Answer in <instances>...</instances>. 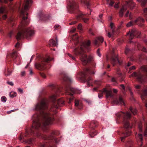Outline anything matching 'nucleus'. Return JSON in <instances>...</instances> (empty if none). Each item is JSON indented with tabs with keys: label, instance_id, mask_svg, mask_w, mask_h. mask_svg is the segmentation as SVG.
I'll return each mask as SVG.
<instances>
[{
	"label": "nucleus",
	"instance_id": "26",
	"mask_svg": "<svg viewBox=\"0 0 147 147\" xmlns=\"http://www.w3.org/2000/svg\"><path fill=\"white\" fill-rule=\"evenodd\" d=\"M107 3L109 4V6H112L114 3V2L112 0H107Z\"/></svg>",
	"mask_w": 147,
	"mask_h": 147
},
{
	"label": "nucleus",
	"instance_id": "51",
	"mask_svg": "<svg viewBox=\"0 0 147 147\" xmlns=\"http://www.w3.org/2000/svg\"><path fill=\"white\" fill-rule=\"evenodd\" d=\"M129 51V49L128 48H126L125 51V53L126 54H127L128 52Z\"/></svg>",
	"mask_w": 147,
	"mask_h": 147
},
{
	"label": "nucleus",
	"instance_id": "36",
	"mask_svg": "<svg viewBox=\"0 0 147 147\" xmlns=\"http://www.w3.org/2000/svg\"><path fill=\"white\" fill-rule=\"evenodd\" d=\"M120 88L121 89H123V93H124V91H125V86H124V85L123 84L120 85Z\"/></svg>",
	"mask_w": 147,
	"mask_h": 147
},
{
	"label": "nucleus",
	"instance_id": "12",
	"mask_svg": "<svg viewBox=\"0 0 147 147\" xmlns=\"http://www.w3.org/2000/svg\"><path fill=\"white\" fill-rule=\"evenodd\" d=\"M102 93H105L106 94V97L108 98L112 96V91L111 90H108L106 89H104L102 91Z\"/></svg>",
	"mask_w": 147,
	"mask_h": 147
},
{
	"label": "nucleus",
	"instance_id": "59",
	"mask_svg": "<svg viewBox=\"0 0 147 147\" xmlns=\"http://www.w3.org/2000/svg\"><path fill=\"white\" fill-rule=\"evenodd\" d=\"M76 23V21H74V22H72L70 23L69 24L70 25H73V24H74Z\"/></svg>",
	"mask_w": 147,
	"mask_h": 147
},
{
	"label": "nucleus",
	"instance_id": "5",
	"mask_svg": "<svg viewBox=\"0 0 147 147\" xmlns=\"http://www.w3.org/2000/svg\"><path fill=\"white\" fill-rule=\"evenodd\" d=\"M140 32L137 30L135 29H133L129 31L127 34V35H129V38L131 39H132L135 36L138 37L140 34Z\"/></svg>",
	"mask_w": 147,
	"mask_h": 147
},
{
	"label": "nucleus",
	"instance_id": "13",
	"mask_svg": "<svg viewBox=\"0 0 147 147\" xmlns=\"http://www.w3.org/2000/svg\"><path fill=\"white\" fill-rule=\"evenodd\" d=\"M115 103L116 104H119L121 105H124V103L122 97L120 96L118 100H116L114 101Z\"/></svg>",
	"mask_w": 147,
	"mask_h": 147
},
{
	"label": "nucleus",
	"instance_id": "37",
	"mask_svg": "<svg viewBox=\"0 0 147 147\" xmlns=\"http://www.w3.org/2000/svg\"><path fill=\"white\" fill-rule=\"evenodd\" d=\"M83 20L84 22L86 23H88V22L89 20V19L88 18H84L82 19Z\"/></svg>",
	"mask_w": 147,
	"mask_h": 147
},
{
	"label": "nucleus",
	"instance_id": "42",
	"mask_svg": "<svg viewBox=\"0 0 147 147\" xmlns=\"http://www.w3.org/2000/svg\"><path fill=\"white\" fill-rule=\"evenodd\" d=\"M51 99L53 100H54L56 99V96L55 95H53L51 97Z\"/></svg>",
	"mask_w": 147,
	"mask_h": 147
},
{
	"label": "nucleus",
	"instance_id": "4",
	"mask_svg": "<svg viewBox=\"0 0 147 147\" xmlns=\"http://www.w3.org/2000/svg\"><path fill=\"white\" fill-rule=\"evenodd\" d=\"M131 9H132L135 6V4L131 1L128 2H127L126 4L123 5L121 9L119 12V16L120 17H122L123 15L124 12L127 9V5Z\"/></svg>",
	"mask_w": 147,
	"mask_h": 147
},
{
	"label": "nucleus",
	"instance_id": "14",
	"mask_svg": "<svg viewBox=\"0 0 147 147\" xmlns=\"http://www.w3.org/2000/svg\"><path fill=\"white\" fill-rule=\"evenodd\" d=\"M135 135L137 139H139L140 140V146L139 147H141L142 144V141L143 140L142 135L140 134L137 135V133Z\"/></svg>",
	"mask_w": 147,
	"mask_h": 147
},
{
	"label": "nucleus",
	"instance_id": "64",
	"mask_svg": "<svg viewBox=\"0 0 147 147\" xmlns=\"http://www.w3.org/2000/svg\"><path fill=\"white\" fill-rule=\"evenodd\" d=\"M113 91L114 93H117V90L115 89H113Z\"/></svg>",
	"mask_w": 147,
	"mask_h": 147
},
{
	"label": "nucleus",
	"instance_id": "60",
	"mask_svg": "<svg viewBox=\"0 0 147 147\" xmlns=\"http://www.w3.org/2000/svg\"><path fill=\"white\" fill-rule=\"evenodd\" d=\"M135 69V67L134 66H132V67H131L130 68V70L132 69Z\"/></svg>",
	"mask_w": 147,
	"mask_h": 147
},
{
	"label": "nucleus",
	"instance_id": "15",
	"mask_svg": "<svg viewBox=\"0 0 147 147\" xmlns=\"http://www.w3.org/2000/svg\"><path fill=\"white\" fill-rule=\"evenodd\" d=\"M68 2V6L71 9H73L76 4L74 0H69Z\"/></svg>",
	"mask_w": 147,
	"mask_h": 147
},
{
	"label": "nucleus",
	"instance_id": "40",
	"mask_svg": "<svg viewBox=\"0 0 147 147\" xmlns=\"http://www.w3.org/2000/svg\"><path fill=\"white\" fill-rule=\"evenodd\" d=\"M75 103V106H78L79 105V103L78 100H76Z\"/></svg>",
	"mask_w": 147,
	"mask_h": 147
},
{
	"label": "nucleus",
	"instance_id": "1",
	"mask_svg": "<svg viewBox=\"0 0 147 147\" xmlns=\"http://www.w3.org/2000/svg\"><path fill=\"white\" fill-rule=\"evenodd\" d=\"M30 1V0H26L24 9L21 10V14L23 16V19L18 29L19 31L16 36L18 40H20L22 37H27L28 36H33L35 34V32L32 28H26L24 26L28 24L29 22L27 17H24V16L26 13L25 11L28 8Z\"/></svg>",
	"mask_w": 147,
	"mask_h": 147
},
{
	"label": "nucleus",
	"instance_id": "29",
	"mask_svg": "<svg viewBox=\"0 0 147 147\" xmlns=\"http://www.w3.org/2000/svg\"><path fill=\"white\" fill-rule=\"evenodd\" d=\"M147 2V0H142L141 3V5L142 6H144L145 5Z\"/></svg>",
	"mask_w": 147,
	"mask_h": 147
},
{
	"label": "nucleus",
	"instance_id": "33",
	"mask_svg": "<svg viewBox=\"0 0 147 147\" xmlns=\"http://www.w3.org/2000/svg\"><path fill=\"white\" fill-rule=\"evenodd\" d=\"M97 39L101 43L104 40L103 38L101 36L98 37Z\"/></svg>",
	"mask_w": 147,
	"mask_h": 147
},
{
	"label": "nucleus",
	"instance_id": "63",
	"mask_svg": "<svg viewBox=\"0 0 147 147\" xmlns=\"http://www.w3.org/2000/svg\"><path fill=\"white\" fill-rule=\"evenodd\" d=\"M77 34H76L75 35H73V37L72 38L73 40H76L75 39V37L76 36L77 37Z\"/></svg>",
	"mask_w": 147,
	"mask_h": 147
},
{
	"label": "nucleus",
	"instance_id": "32",
	"mask_svg": "<svg viewBox=\"0 0 147 147\" xmlns=\"http://www.w3.org/2000/svg\"><path fill=\"white\" fill-rule=\"evenodd\" d=\"M51 60V59H50L49 57H48L46 58H44L43 59V61L46 62H48Z\"/></svg>",
	"mask_w": 147,
	"mask_h": 147
},
{
	"label": "nucleus",
	"instance_id": "52",
	"mask_svg": "<svg viewBox=\"0 0 147 147\" xmlns=\"http://www.w3.org/2000/svg\"><path fill=\"white\" fill-rule=\"evenodd\" d=\"M2 18L3 20H5L7 18V16L6 15H3L2 16Z\"/></svg>",
	"mask_w": 147,
	"mask_h": 147
},
{
	"label": "nucleus",
	"instance_id": "16",
	"mask_svg": "<svg viewBox=\"0 0 147 147\" xmlns=\"http://www.w3.org/2000/svg\"><path fill=\"white\" fill-rule=\"evenodd\" d=\"M87 84L88 86H93L92 84V80L91 77H89L87 80Z\"/></svg>",
	"mask_w": 147,
	"mask_h": 147
},
{
	"label": "nucleus",
	"instance_id": "49",
	"mask_svg": "<svg viewBox=\"0 0 147 147\" xmlns=\"http://www.w3.org/2000/svg\"><path fill=\"white\" fill-rule=\"evenodd\" d=\"M25 75V72L24 71H22L21 73V75L22 76H24Z\"/></svg>",
	"mask_w": 147,
	"mask_h": 147
},
{
	"label": "nucleus",
	"instance_id": "20",
	"mask_svg": "<svg viewBox=\"0 0 147 147\" xmlns=\"http://www.w3.org/2000/svg\"><path fill=\"white\" fill-rule=\"evenodd\" d=\"M64 100L62 98L59 99L57 101V103L59 105L61 106L64 105Z\"/></svg>",
	"mask_w": 147,
	"mask_h": 147
},
{
	"label": "nucleus",
	"instance_id": "54",
	"mask_svg": "<svg viewBox=\"0 0 147 147\" xmlns=\"http://www.w3.org/2000/svg\"><path fill=\"white\" fill-rule=\"evenodd\" d=\"M129 13V11H127L126 13L125 14V17H127L128 16Z\"/></svg>",
	"mask_w": 147,
	"mask_h": 147
},
{
	"label": "nucleus",
	"instance_id": "18",
	"mask_svg": "<svg viewBox=\"0 0 147 147\" xmlns=\"http://www.w3.org/2000/svg\"><path fill=\"white\" fill-rule=\"evenodd\" d=\"M147 96V89H144L143 92L141 96L142 99H144V97Z\"/></svg>",
	"mask_w": 147,
	"mask_h": 147
},
{
	"label": "nucleus",
	"instance_id": "21",
	"mask_svg": "<svg viewBox=\"0 0 147 147\" xmlns=\"http://www.w3.org/2000/svg\"><path fill=\"white\" fill-rule=\"evenodd\" d=\"M18 56V54L16 52H15L12 53L11 56L13 59H16Z\"/></svg>",
	"mask_w": 147,
	"mask_h": 147
},
{
	"label": "nucleus",
	"instance_id": "43",
	"mask_svg": "<svg viewBox=\"0 0 147 147\" xmlns=\"http://www.w3.org/2000/svg\"><path fill=\"white\" fill-rule=\"evenodd\" d=\"M97 52V54L98 56L100 57V56H101V55L100 52V49H98Z\"/></svg>",
	"mask_w": 147,
	"mask_h": 147
},
{
	"label": "nucleus",
	"instance_id": "41",
	"mask_svg": "<svg viewBox=\"0 0 147 147\" xmlns=\"http://www.w3.org/2000/svg\"><path fill=\"white\" fill-rule=\"evenodd\" d=\"M142 126L141 124H139L138 126L139 129L140 131L142 132Z\"/></svg>",
	"mask_w": 147,
	"mask_h": 147
},
{
	"label": "nucleus",
	"instance_id": "50",
	"mask_svg": "<svg viewBox=\"0 0 147 147\" xmlns=\"http://www.w3.org/2000/svg\"><path fill=\"white\" fill-rule=\"evenodd\" d=\"M94 43L95 45H98V41L97 40H95L94 41Z\"/></svg>",
	"mask_w": 147,
	"mask_h": 147
},
{
	"label": "nucleus",
	"instance_id": "3",
	"mask_svg": "<svg viewBox=\"0 0 147 147\" xmlns=\"http://www.w3.org/2000/svg\"><path fill=\"white\" fill-rule=\"evenodd\" d=\"M90 44L89 41L84 42L82 43L80 48H76L74 49V52L76 55H80V60L83 64H86L90 61L92 59L91 57H89L88 58L86 55L84 53L83 47L88 49L89 46Z\"/></svg>",
	"mask_w": 147,
	"mask_h": 147
},
{
	"label": "nucleus",
	"instance_id": "19",
	"mask_svg": "<svg viewBox=\"0 0 147 147\" xmlns=\"http://www.w3.org/2000/svg\"><path fill=\"white\" fill-rule=\"evenodd\" d=\"M7 12L6 8L5 7H2L0 8V13H6Z\"/></svg>",
	"mask_w": 147,
	"mask_h": 147
},
{
	"label": "nucleus",
	"instance_id": "27",
	"mask_svg": "<svg viewBox=\"0 0 147 147\" xmlns=\"http://www.w3.org/2000/svg\"><path fill=\"white\" fill-rule=\"evenodd\" d=\"M81 2L85 5L87 6L89 5V3L87 0H81Z\"/></svg>",
	"mask_w": 147,
	"mask_h": 147
},
{
	"label": "nucleus",
	"instance_id": "38",
	"mask_svg": "<svg viewBox=\"0 0 147 147\" xmlns=\"http://www.w3.org/2000/svg\"><path fill=\"white\" fill-rule=\"evenodd\" d=\"M114 34V33H113V31H112L111 32H108V36L110 38Z\"/></svg>",
	"mask_w": 147,
	"mask_h": 147
},
{
	"label": "nucleus",
	"instance_id": "58",
	"mask_svg": "<svg viewBox=\"0 0 147 147\" xmlns=\"http://www.w3.org/2000/svg\"><path fill=\"white\" fill-rule=\"evenodd\" d=\"M94 83L96 84H99V82L98 81H95L94 82Z\"/></svg>",
	"mask_w": 147,
	"mask_h": 147
},
{
	"label": "nucleus",
	"instance_id": "7",
	"mask_svg": "<svg viewBox=\"0 0 147 147\" xmlns=\"http://www.w3.org/2000/svg\"><path fill=\"white\" fill-rule=\"evenodd\" d=\"M131 76L136 77L138 80L141 83H143L144 81V77L139 72H134L131 74Z\"/></svg>",
	"mask_w": 147,
	"mask_h": 147
},
{
	"label": "nucleus",
	"instance_id": "30",
	"mask_svg": "<svg viewBox=\"0 0 147 147\" xmlns=\"http://www.w3.org/2000/svg\"><path fill=\"white\" fill-rule=\"evenodd\" d=\"M70 91L73 93H74L76 92H77V91H78V90L76 89H75L73 88H70Z\"/></svg>",
	"mask_w": 147,
	"mask_h": 147
},
{
	"label": "nucleus",
	"instance_id": "9",
	"mask_svg": "<svg viewBox=\"0 0 147 147\" xmlns=\"http://www.w3.org/2000/svg\"><path fill=\"white\" fill-rule=\"evenodd\" d=\"M134 21L136 24L137 23V24L141 26H143V23L144 22V20L141 17H138Z\"/></svg>",
	"mask_w": 147,
	"mask_h": 147
},
{
	"label": "nucleus",
	"instance_id": "2",
	"mask_svg": "<svg viewBox=\"0 0 147 147\" xmlns=\"http://www.w3.org/2000/svg\"><path fill=\"white\" fill-rule=\"evenodd\" d=\"M47 108V106L45 100H42L39 102L37 103L35 106V109L36 111H40L42 112L41 115L43 118L44 124L48 125L51 124L53 122V119H51L49 115L43 112Z\"/></svg>",
	"mask_w": 147,
	"mask_h": 147
},
{
	"label": "nucleus",
	"instance_id": "17",
	"mask_svg": "<svg viewBox=\"0 0 147 147\" xmlns=\"http://www.w3.org/2000/svg\"><path fill=\"white\" fill-rule=\"evenodd\" d=\"M131 134V132L130 131H127L125 134H124V135L121 138V141H123V140L125 139L126 137L130 136Z\"/></svg>",
	"mask_w": 147,
	"mask_h": 147
},
{
	"label": "nucleus",
	"instance_id": "55",
	"mask_svg": "<svg viewBox=\"0 0 147 147\" xmlns=\"http://www.w3.org/2000/svg\"><path fill=\"white\" fill-rule=\"evenodd\" d=\"M41 75L43 78H45L46 77V75L44 74H41Z\"/></svg>",
	"mask_w": 147,
	"mask_h": 147
},
{
	"label": "nucleus",
	"instance_id": "57",
	"mask_svg": "<svg viewBox=\"0 0 147 147\" xmlns=\"http://www.w3.org/2000/svg\"><path fill=\"white\" fill-rule=\"evenodd\" d=\"M142 51L144 52H146V49L144 47H143L142 49Z\"/></svg>",
	"mask_w": 147,
	"mask_h": 147
},
{
	"label": "nucleus",
	"instance_id": "47",
	"mask_svg": "<svg viewBox=\"0 0 147 147\" xmlns=\"http://www.w3.org/2000/svg\"><path fill=\"white\" fill-rule=\"evenodd\" d=\"M7 83L8 84L11 86H13V84L12 82H7Z\"/></svg>",
	"mask_w": 147,
	"mask_h": 147
},
{
	"label": "nucleus",
	"instance_id": "34",
	"mask_svg": "<svg viewBox=\"0 0 147 147\" xmlns=\"http://www.w3.org/2000/svg\"><path fill=\"white\" fill-rule=\"evenodd\" d=\"M6 98L5 96H2L1 98V101L3 102H5L6 101Z\"/></svg>",
	"mask_w": 147,
	"mask_h": 147
},
{
	"label": "nucleus",
	"instance_id": "61",
	"mask_svg": "<svg viewBox=\"0 0 147 147\" xmlns=\"http://www.w3.org/2000/svg\"><path fill=\"white\" fill-rule=\"evenodd\" d=\"M59 27V25L58 24L54 26V28L55 29H56L57 28Z\"/></svg>",
	"mask_w": 147,
	"mask_h": 147
},
{
	"label": "nucleus",
	"instance_id": "53",
	"mask_svg": "<svg viewBox=\"0 0 147 147\" xmlns=\"http://www.w3.org/2000/svg\"><path fill=\"white\" fill-rule=\"evenodd\" d=\"M20 45V43L18 42H17L16 44L15 45V47L16 48H18Z\"/></svg>",
	"mask_w": 147,
	"mask_h": 147
},
{
	"label": "nucleus",
	"instance_id": "31",
	"mask_svg": "<svg viewBox=\"0 0 147 147\" xmlns=\"http://www.w3.org/2000/svg\"><path fill=\"white\" fill-rule=\"evenodd\" d=\"M113 24L112 23H111L110 24V26L111 27V29H112V31L113 33H114L115 32L114 29L113 28Z\"/></svg>",
	"mask_w": 147,
	"mask_h": 147
},
{
	"label": "nucleus",
	"instance_id": "8",
	"mask_svg": "<svg viewBox=\"0 0 147 147\" xmlns=\"http://www.w3.org/2000/svg\"><path fill=\"white\" fill-rule=\"evenodd\" d=\"M111 63L113 66L116 65L117 63L119 65H121L122 63V62L119 61L117 57L115 55H113L111 60Z\"/></svg>",
	"mask_w": 147,
	"mask_h": 147
},
{
	"label": "nucleus",
	"instance_id": "24",
	"mask_svg": "<svg viewBox=\"0 0 147 147\" xmlns=\"http://www.w3.org/2000/svg\"><path fill=\"white\" fill-rule=\"evenodd\" d=\"M129 110L132 112L134 115H135L137 114V111L136 109H133L131 107L129 108Z\"/></svg>",
	"mask_w": 147,
	"mask_h": 147
},
{
	"label": "nucleus",
	"instance_id": "35",
	"mask_svg": "<svg viewBox=\"0 0 147 147\" xmlns=\"http://www.w3.org/2000/svg\"><path fill=\"white\" fill-rule=\"evenodd\" d=\"M68 55L70 58H71V59H73V60L75 61H76V59L75 58V57H74L72 55L70 54H68Z\"/></svg>",
	"mask_w": 147,
	"mask_h": 147
},
{
	"label": "nucleus",
	"instance_id": "10",
	"mask_svg": "<svg viewBox=\"0 0 147 147\" xmlns=\"http://www.w3.org/2000/svg\"><path fill=\"white\" fill-rule=\"evenodd\" d=\"M40 126V123L38 120L34 121L32 125V128L31 130L32 131L33 129H37Z\"/></svg>",
	"mask_w": 147,
	"mask_h": 147
},
{
	"label": "nucleus",
	"instance_id": "6",
	"mask_svg": "<svg viewBox=\"0 0 147 147\" xmlns=\"http://www.w3.org/2000/svg\"><path fill=\"white\" fill-rule=\"evenodd\" d=\"M131 117V115L129 112H127L125 115L123 122L124 127L125 128H131V126L129 125L128 121L126 120L127 119H129Z\"/></svg>",
	"mask_w": 147,
	"mask_h": 147
},
{
	"label": "nucleus",
	"instance_id": "62",
	"mask_svg": "<svg viewBox=\"0 0 147 147\" xmlns=\"http://www.w3.org/2000/svg\"><path fill=\"white\" fill-rule=\"evenodd\" d=\"M67 80H69V81L70 82H71V78L70 77H67Z\"/></svg>",
	"mask_w": 147,
	"mask_h": 147
},
{
	"label": "nucleus",
	"instance_id": "56",
	"mask_svg": "<svg viewBox=\"0 0 147 147\" xmlns=\"http://www.w3.org/2000/svg\"><path fill=\"white\" fill-rule=\"evenodd\" d=\"M83 14L82 13H81L80 14H79L78 16V17H82L83 16Z\"/></svg>",
	"mask_w": 147,
	"mask_h": 147
},
{
	"label": "nucleus",
	"instance_id": "23",
	"mask_svg": "<svg viewBox=\"0 0 147 147\" xmlns=\"http://www.w3.org/2000/svg\"><path fill=\"white\" fill-rule=\"evenodd\" d=\"M49 44L50 45L52 46H55L56 45L55 41L54 40L52 39L50 40L49 41Z\"/></svg>",
	"mask_w": 147,
	"mask_h": 147
},
{
	"label": "nucleus",
	"instance_id": "46",
	"mask_svg": "<svg viewBox=\"0 0 147 147\" xmlns=\"http://www.w3.org/2000/svg\"><path fill=\"white\" fill-rule=\"evenodd\" d=\"M143 11H144V13H147V8H144V9ZM146 21H147V16H146Z\"/></svg>",
	"mask_w": 147,
	"mask_h": 147
},
{
	"label": "nucleus",
	"instance_id": "11",
	"mask_svg": "<svg viewBox=\"0 0 147 147\" xmlns=\"http://www.w3.org/2000/svg\"><path fill=\"white\" fill-rule=\"evenodd\" d=\"M45 64L43 63H37L35 64V67L39 70H42L44 69Z\"/></svg>",
	"mask_w": 147,
	"mask_h": 147
},
{
	"label": "nucleus",
	"instance_id": "39",
	"mask_svg": "<svg viewBox=\"0 0 147 147\" xmlns=\"http://www.w3.org/2000/svg\"><path fill=\"white\" fill-rule=\"evenodd\" d=\"M82 28V25L81 24H79L78 26V29L79 30H81Z\"/></svg>",
	"mask_w": 147,
	"mask_h": 147
},
{
	"label": "nucleus",
	"instance_id": "22",
	"mask_svg": "<svg viewBox=\"0 0 147 147\" xmlns=\"http://www.w3.org/2000/svg\"><path fill=\"white\" fill-rule=\"evenodd\" d=\"M136 24L134 21H132L127 23L126 25L127 27H129Z\"/></svg>",
	"mask_w": 147,
	"mask_h": 147
},
{
	"label": "nucleus",
	"instance_id": "44",
	"mask_svg": "<svg viewBox=\"0 0 147 147\" xmlns=\"http://www.w3.org/2000/svg\"><path fill=\"white\" fill-rule=\"evenodd\" d=\"M18 92L21 94H22L23 93V90L21 88H18Z\"/></svg>",
	"mask_w": 147,
	"mask_h": 147
},
{
	"label": "nucleus",
	"instance_id": "45",
	"mask_svg": "<svg viewBox=\"0 0 147 147\" xmlns=\"http://www.w3.org/2000/svg\"><path fill=\"white\" fill-rule=\"evenodd\" d=\"M102 93H103L102 92V93H101L100 94H98V97L99 98L101 99L102 98V96H103V95H102Z\"/></svg>",
	"mask_w": 147,
	"mask_h": 147
},
{
	"label": "nucleus",
	"instance_id": "25",
	"mask_svg": "<svg viewBox=\"0 0 147 147\" xmlns=\"http://www.w3.org/2000/svg\"><path fill=\"white\" fill-rule=\"evenodd\" d=\"M9 96L11 98H13L16 97L17 95V94L15 92H11L9 94Z\"/></svg>",
	"mask_w": 147,
	"mask_h": 147
},
{
	"label": "nucleus",
	"instance_id": "48",
	"mask_svg": "<svg viewBox=\"0 0 147 147\" xmlns=\"http://www.w3.org/2000/svg\"><path fill=\"white\" fill-rule=\"evenodd\" d=\"M89 32L92 35H94V33H93V32H92V30L91 29H90L89 30Z\"/></svg>",
	"mask_w": 147,
	"mask_h": 147
},
{
	"label": "nucleus",
	"instance_id": "28",
	"mask_svg": "<svg viewBox=\"0 0 147 147\" xmlns=\"http://www.w3.org/2000/svg\"><path fill=\"white\" fill-rule=\"evenodd\" d=\"M53 134H52L51 135L45 137L44 138V139L45 140H50L53 138Z\"/></svg>",
	"mask_w": 147,
	"mask_h": 147
}]
</instances>
